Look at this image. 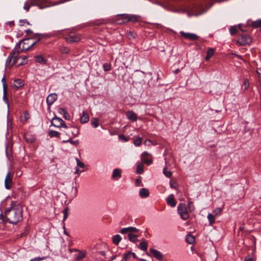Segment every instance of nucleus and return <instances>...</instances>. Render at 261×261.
Returning a JSON list of instances; mask_svg holds the SVG:
<instances>
[{
  "label": "nucleus",
  "mask_w": 261,
  "mask_h": 261,
  "mask_svg": "<svg viewBox=\"0 0 261 261\" xmlns=\"http://www.w3.org/2000/svg\"><path fill=\"white\" fill-rule=\"evenodd\" d=\"M121 240V237L119 234H116L112 238L113 243L117 245Z\"/></svg>",
  "instance_id": "c85d7f7f"
},
{
  "label": "nucleus",
  "mask_w": 261,
  "mask_h": 261,
  "mask_svg": "<svg viewBox=\"0 0 261 261\" xmlns=\"http://www.w3.org/2000/svg\"><path fill=\"white\" fill-rule=\"evenodd\" d=\"M149 251L152 254V255L157 259L159 260L163 259V255L160 251L152 248L150 249Z\"/></svg>",
  "instance_id": "4468645a"
},
{
  "label": "nucleus",
  "mask_w": 261,
  "mask_h": 261,
  "mask_svg": "<svg viewBox=\"0 0 261 261\" xmlns=\"http://www.w3.org/2000/svg\"><path fill=\"white\" fill-rule=\"evenodd\" d=\"M103 68L104 71H109L111 69V65L109 63H105L103 64Z\"/></svg>",
  "instance_id": "ea45409f"
},
{
  "label": "nucleus",
  "mask_w": 261,
  "mask_h": 261,
  "mask_svg": "<svg viewBox=\"0 0 261 261\" xmlns=\"http://www.w3.org/2000/svg\"><path fill=\"white\" fill-rule=\"evenodd\" d=\"M77 162V166L82 168H84L85 167V165L84 163L81 162L79 159H76Z\"/></svg>",
  "instance_id": "de8ad7c7"
},
{
  "label": "nucleus",
  "mask_w": 261,
  "mask_h": 261,
  "mask_svg": "<svg viewBox=\"0 0 261 261\" xmlns=\"http://www.w3.org/2000/svg\"><path fill=\"white\" fill-rule=\"evenodd\" d=\"M238 32V29L236 26H231L229 29V32L231 35H235Z\"/></svg>",
  "instance_id": "58836bf2"
},
{
  "label": "nucleus",
  "mask_w": 261,
  "mask_h": 261,
  "mask_svg": "<svg viewBox=\"0 0 261 261\" xmlns=\"http://www.w3.org/2000/svg\"><path fill=\"white\" fill-rule=\"evenodd\" d=\"M49 0H27L24 4L23 9L28 12L32 6H37L43 9L50 6Z\"/></svg>",
  "instance_id": "f03ea898"
},
{
  "label": "nucleus",
  "mask_w": 261,
  "mask_h": 261,
  "mask_svg": "<svg viewBox=\"0 0 261 261\" xmlns=\"http://www.w3.org/2000/svg\"><path fill=\"white\" fill-rule=\"evenodd\" d=\"M45 37V36L44 35L36 34L33 38L24 39L23 41L21 51L29 50Z\"/></svg>",
  "instance_id": "7ed1b4c3"
},
{
  "label": "nucleus",
  "mask_w": 261,
  "mask_h": 261,
  "mask_svg": "<svg viewBox=\"0 0 261 261\" xmlns=\"http://www.w3.org/2000/svg\"><path fill=\"white\" fill-rule=\"evenodd\" d=\"M126 116L127 118L131 121L134 122L137 120V114L133 111H129L126 113Z\"/></svg>",
  "instance_id": "aec40b11"
},
{
  "label": "nucleus",
  "mask_w": 261,
  "mask_h": 261,
  "mask_svg": "<svg viewBox=\"0 0 261 261\" xmlns=\"http://www.w3.org/2000/svg\"><path fill=\"white\" fill-rule=\"evenodd\" d=\"M243 85L245 86V88H244L245 90H247L249 86V83L248 80L247 79H245L243 82Z\"/></svg>",
  "instance_id": "603ef678"
},
{
  "label": "nucleus",
  "mask_w": 261,
  "mask_h": 261,
  "mask_svg": "<svg viewBox=\"0 0 261 261\" xmlns=\"http://www.w3.org/2000/svg\"><path fill=\"white\" fill-rule=\"evenodd\" d=\"M244 261H252V258L249 256H247L245 257Z\"/></svg>",
  "instance_id": "13d9d810"
},
{
  "label": "nucleus",
  "mask_w": 261,
  "mask_h": 261,
  "mask_svg": "<svg viewBox=\"0 0 261 261\" xmlns=\"http://www.w3.org/2000/svg\"><path fill=\"white\" fill-rule=\"evenodd\" d=\"M63 143L70 142L71 144L74 145H77L79 143V140L73 141L71 139H69L67 141H63Z\"/></svg>",
  "instance_id": "09e8293b"
},
{
  "label": "nucleus",
  "mask_w": 261,
  "mask_h": 261,
  "mask_svg": "<svg viewBox=\"0 0 261 261\" xmlns=\"http://www.w3.org/2000/svg\"><path fill=\"white\" fill-rule=\"evenodd\" d=\"M115 258H116V256H115V255H114V256H112L111 257V260H111V261H112V260H114V259H115Z\"/></svg>",
  "instance_id": "774afa93"
},
{
  "label": "nucleus",
  "mask_w": 261,
  "mask_h": 261,
  "mask_svg": "<svg viewBox=\"0 0 261 261\" xmlns=\"http://www.w3.org/2000/svg\"><path fill=\"white\" fill-rule=\"evenodd\" d=\"M142 143V138L141 137H137L134 139V144L136 146H139Z\"/></svg>",
  "instance_id": "f704fd0d"
},
{
  "label": "nucleus",
  "mask_w": 261,
  "mask_h": 261,
  "mask_svg": "<svg viewBox=\"0 0 261 261\" xmlns=\"http://www.w3.org/2000/svg\"><path fill=\"white\" fill-rule=\"evenodd\" d=\"M121 176V170L119 169H115L112 173V178L114 180H118Z\"/></svg>",
  "instance_id": "6ab92c4d"
},
{
  "label": "nucleus",
  "mask_w": 261,
  "mask_h": 261,
  "mask_svg": "<svg viewBox=\"0 0 261 261\" xmlns=\"http://www.w3.org/2000/svg\"><path fill=\"white\" fill-rule=\"evenodd\" d=\"M140 182V179H137L136 180V184L137 185H139Z\"/></svg>",
  "instance_id": "338daca9"
},
{
  "label": "nucleus",
  "mask_w": 261,
  "mask_h": 261,
  "mask_svg": "<svg viewBox=\"0 0 261 261\" xmlns=\"http://www.w3.org/2000/svg\"><path fill=\"white\" fill-rule=\"evenodd\" d=\"M89 120V117L87 113H86L85 111H83L82 113V115L80 118V121L82 123H86L88 122Z\"/></svg>",
  "instance_id": "5701e85b"
},
{
  "label": "nucleus",
  "mask_w": 261,
  "mask_h": 261,
  "mask_svg": "<svg viewBox=\"0 0 261 261\" xmlns=\"http://www.w3.org/2000/svg\"><path fill=\"white\" fill-rule=\"evenodd\" d=\"M7 221H8L7 219H5L4 215L2 214H0V223L4 224H5Z\"/></svg>",
  "instance_id": "8fccbe9b"
},
{
  "label": "nucleus",
  "mask_w": 261,
  "mask_h": 261,
  "mask_svg": "<svg viewBox=\"0 0 261 261\" xmlns=\"http://www.w3.org/2000/svg\"><path fill=\"white\" fill-rule=\"evenodd\" d=\"M26 24L27 25H31L30 23L27 19H20L19 21V24L20 26H23Z\"/></svg>",
  "instance_id": "79ce46f5"
},
{
  "label": "nucleus",
  "mask_w": 261,
  "mask_h": 261,
  "mask_svg": "<svg viewBox=\"0 0 261 261\" xmlns=\"http://www.w3.org/2000/svg\"><path fill=\"white\" fill-rule=\"evenodd\" d=\"M98 253L99 254H100L101 255L103 256H106V252L104 251H99L98 252Z\"/></svg>",
  "instance_id": "052dcab7"
},
{
  "label": "nucleus",
  "mask_w": 261,
  "mask_h": 261,
  "mask_svg": "<svg viewBox=\"0 0 261 261\" xmlns=\"http://www.w3.org/2000/svg\"><path fill=\"white\" fill-rule=\"evenodd\" d=\"M12 186V177L11 175V173L8 172L6 175L5 180V186L6 189H10Z\"/></svg>",
  "instance_id": "f8f14e48"
},
{
  "label": "nucleus",
  "mask_w": 261,
  "mask_h": 261,
  "mask_svg": "<svg viewBox=\"0 0 261 261\" xmlns=\"http://www.w3.org/2000/svg\"><path fill=\"white\" fill-rule=\"evenodd\" d=\"M222 210V208L217 207L213 211V213L214 216H217L221 214V211Z\"/></svg>",
  "instance_id": "a18cd8bd"
},
{
  "label": "nucleus",
  "mask_w": 261,
  "mask_h": 261,
  "mask_svg": "<svg viewBox=\"0 0 261 261\" xmlns=\"http://www.w3.org/2000/svg\"><path fill=\"white\" fill-rule=\"evenodd\" d=\"M8 24L10 25V27H13L15 25L14 22L13 21L8 22Z\"/></svg>",
  "instance_id": "bf43d9fd"
},
{
  "label": "nucleus",
  "mask_w": 261,
  "mask_h": 261,
  "mask_svg": "<svg viewBox=\"0 0 261 261\" xmlns=\"http://www.w3.org/2000/svg\"><path fill=\"white\" fill-rule=\"evenodd\" d=\"M147 242L143 239V241L140 243L139 248L143 251H147Z\"/></svg>",
  "instance_id": "393cba45"
},
{
  "label": "nucleus",
  "mask_w": 261,
  "mask_h": 261,
  "mask_svg": "<svg viewBox=\"0 0 261 261\" xmlns=\"http://www.w3.org/2000/svg\"><path fill=\"white\" fill-rule=\"evenodd\" d=\"M23 138L25 141L28 143H31L35 142L36 139L35 137L31 134H24Z\"/></svg>",
  "instance_id": "412c9836"
},
{
  "label": "nucleus",
  "mask_w": 261,
  "mask_h": 261,
  "mask_svg": "<svg viewBox=\"0 0 261 261\" xmlns=\"http://www.w3.org/2000/svg\"><path fill=\"white\" fill-rule=\"evenodd\" d=\"M143 172V165L139 164L137 165V173L138 174H142Z\"/></svg>",
  "instance_id": "a19ab883"
},
{
  "label": "nucleus",
  "mask_w": 261,
  "mask_h": 261,
  "mask_svg": "<svg viewBox=\"0 0 261 261\" xmlns=\"http://www.w3.org/2000/svg\"><path fill=\"white\" fill-rule=\"evenodd\" d=\"M69 211V208L68 207H66L63 211V213L64 214L63 216V221H65L68 216V212Z\"/></svg>",
  "instance_id": "4c0bfd02"
},
{
  "label": "nucleus",
  "mask_w": 261,
  "mask_h": 261,
  "mask_svg": "<svg viewBox=\"0 0 261 261\" xmlns=\"http://www.w3.org/2000/svg\"><path fill=\"white\" fill-rule=\"evenodd\" d=\"M186 241L189 244H192L195 241V238L192 235L188 234L186 237Z\"/></svg>",
  "instance_id": "7c9ffc66"
},
{
  "label": "nucleus",
  "mask_w": 261,
  "mask_h": 261,
  "mask_svg": "<svg viewBox=\"0 0 261 261\" xmlns=\"http://www.w3.org/2000/svg\"><path fill=\"white\" fill-rule=\"evenodd\" d=\"M188 207H189V208L190 209V210L191 211L194 210V205H193V202L192 201H189V202H188Z\"/></svg>",
  "instance_id": "864d4df0"
},
{
  "label": "nucleus",
  "mask_w": 261,
  "mask_h": 261,
  "mask_svg": "<svg viewBox=\"0 0 261 261\" xmlns=\"http://www.w3.org/2000/svg\"><path fill=\"white\" fill-rule=\"evenodd\" d=\"M166 202L167 203L171 206V207L175 206L176 204V202L174 199V195L170 194L169 196L166 198Z\"/></svg>",
  "instance_id": "f3484780"
},
{
  "label": "nucleus",
  "mask_w": 261,
  "mask_h": 261,
  "mask_svg": "<svg viewBox=\"0 0 261 261\" xmlns=\"http://www.w3.org/2000/svg\"><path fill=\"white\" fill-rule=\"evenodd\" d=\"M60 51L62 54H68L69 52V49L67 47L63 46L60 48Z\"/></svg>",
  "instance_id": "37998d69"
},
{
  "label": "nucleus",
  "mask_w": 261,
  "mask_h": 261,
  "mask_svg": "<svg viewBox=\"0 0 261 261\" xmlns=\"http://www.w3.org/2000/svg\"><path fill=\"white\" fill-rule=\"evenodd\" d=\"M177 212L182 219L187 220L189 218V215L187 211L186 204L184 203H179L177 207Z\"/></svg>",
  "instance_id": "423d86ee"
},
{
  "label": "nucleus",
  "mask_w": 261,
  "mask_h": 261,
  "mask_svg": "<svg viewBox=\"0 0 261 261\" xmlns=\"http://www.w3.org/2000/svg\"><path fill=\"white\" fill-rule=\"evenodd\" d=\"M128 37L130 38H135L136 37V34L132 32H129L127 34Z\"/></svg>",
  "instance_id": "5fc2aeb1"
},
{
  "label": "nucleus",
  "mask_w": 261,
  "mask_h": 261,
  "mask_svg": "<svg viewBox=\"0 0 261 261\" xmlns=\"http://www.w3.org/2000/svg\"><path fill=\"white\" fill-rule=\"evenodd\" d=\"M140 17L138 15L127 14H119L115 19L116 23L121 24L127 22H136L139 21Z\"/></svg>",
  "instance_id": "20e7f679"
},
{
  "label": "nucleus",
  "mask_w": 261,
  "mask_h": 261,
  "mask_svg": "<svg viewBox=\"0 0 261 261\" xmlns=\"http://www.w3.org/2000/svg\"><path fill=\"white\" fill-rule=\"evenodd\" d=\"M77 252H78L77 254H76L75 256V259L76 260H80V259H83V258H84L85 257V256H86L85 251L79 250Z\"/></svg>",
  "instance_id": "bb28decb"
},
{
  "label": "nucleus",
  "mask_w": 261,
  "mask_h": 261,
  "mask_svg": "<svg viewBox=\"0 0 261 261\" xmlns=\"http://www.w3.org/2000/svg\"><path fill=\"white\" fill-rule=\"evenodd\" d=\"M207 219L209 221L210 225L212 226L215 222V216L212 214H208L207 216Z\"/></svg>",
  "instance_id": "2f4dec72"
},
{
  "label": "nucleus",
  "mask_w": 261,
  "mask_h": 261,
  "mask_svg": "<svg viewBox=\"0 0 261 261\" xmlns=\"http://www.w3.org/2000/svg\"><path fill=\"white\" fill-rule=\"evenodd\" d=\"M127 238L129 240L134 243H137L138 241L137 238L138 236L132 233H129L127 234Z\"/></svg>",
  "instance_id": "b1692460"
},
{
  "label": "nucleus",
  "mask_w": 261,
  "mask_h": 261,
  "mask_svg": "<svg viewBox=\"0 0 261 261\" xmlns=\"http://www.w3.org/2000/svg\"><path fill=\"white\" fill-rule=\"evenodd\" d=\"M179 33L184 38L190 41H196L199 38V37L195 34L186 33L184 31H180Z\"/></svg>",
  "instance_id": "1a4fd4ad"
},
{
  "label": "nucleus",
  "mask_w": 261,
  "mask_h": 261,
  "mask_svg": "<svg viewBox=\"0 0 261 261\" xmlns=\"http://www.w3.org/2000/svg\"><path fill=\"white\" fill-rule=\"evenodd\" d=\"M48 136L51 137H56L58 138H60V133L56 130H49L48 132Z\"/></svg>",
  "instance_id": "cd10ccee"
},
{
  "label": "nucleus",
  "mask_w": 261,
  "mask_h": 261,
  "mask_svg": "<svg viewBox=\"0 0 261 261\" xmlns=\"http://www.w3.org/2000/svg\"><path fill=\"white\" fill-rule=\"evenodd\" d=\"M129 253H130V255H131V256H132L133 257V258H136L137 257L135 253L130 252V251L129 252Z\"/></svg>",
  "instance_id": "69168bd1"
},
{
  "label": "nucleus",
  "mask_w": 261,
  "mask_h": 261,
  "mask_svg": "<svg viewBox=\"0 0 261 261\" xmlns=\"http://www.w3.org/2000/svg\"><path fill=\"white\" fill-rule=\"evenodd\" d=\"M139 231V229L136 228V227H125L121 229L120 233L122 234H125L126 233H134L136 232H138Z\"/></svg>",
  "instance_id": "ddd939ff"
},
{
  "label": "nucleus",
  "mask_w": 261,
  "mask_h": 261,
  "mask_svg": "<svg viewBox=\"0 0 261 261\" xmlns=\"http://www.w3.org/2000/svg\"><path fill=\"white\" fill-rule=\"evenodd\" d=\"M149 190L146 188H142L140 190L139 195L142 198H145L149 196Z\"/></svg>",
  "instance_id": "4be33fe9"
},
{
  "label": "nucleus",
  "mask_w": 261,
  "mask_h": 261,
  "mask_svg": "<svg viewBox=\"0 0 261 261\" xmlns=\"http://www.w3.org/2000/svg\"><path fill=\"white\" fill-rule=\"evenodd\" d=\"M58 99V95L53 93L48 95L46 98V102L48 107H50Z\"/></svg>",
  "instance_id": "9b49d317"
},
{
  "label": "nucleus",
  "mask_w": 261,
  "mask_h": 261,
  "mask_svg": "<svg viewBox=\"0 0 261 261\" xmlns=\"http://www.w3.org/2000/svg\"><path fill=\"white\" fill-rule=\"evenodd\" d=\"M64 38L68 43H71L80 41L82 39V36L80 34H74L71 32L68 35H66Z\"/></svg>",
  "instance_id": "0eeeda50"
},
{
  "label": "nucleus",
  "mask_w": 261,
  "mask_h": 261,
  "mask_svg": "<svg viewBox=\"0 0 261 261\" xmlns=\"http://www.w3.org/2000/svg\"><path fill=\"white\" fill-rule=\"evenodd\" d=\"M251 26L254 28H258L261 27V19L252 21Z\"/></svg>",
  "instance_id": "473e14b6"
},
{
  "label": "nucleus",
  "mask_w": 261,
  "mask_h": 261,
  "mask_svg": "<svg viewBox=\"0 0 261 261\" xmlns=\"http://www.w3.org/2000/svg\"><path fill=\"white\" fill-rule=\"evenodd\" d=\"M141 160L144 163L147 165H149L152 163L151 154L146 151H144L142 153Z\"/></svg>",
  "instance_id": "9d476101"
},
{
  "label": "nucleus",
  "mask_w": 261,
  "mask_h": 261,
  "mask_svg": "<svg viewBox=\"0 0 261 261\" xmlns=\"http://www.w3.org/2000/svg\"><path fill=\"white\" fill-rule=\"evenodd\" d=\"M72 135L74 137L77 136L80 134V130L78 128L74 127V130L72 132Z\"/></svg>",
  "instance_id": "3c124183"
},
{
  "label": "nucleus",
  "mask_w": 261,
  "mask_h": 261,
  "mask_svg": "<svg viewBox=\"0 0 261 261\" xmlns=\"http://www.w3.org/2000/svg\"><path fill=\"white\" fill-rule=\"evenodd\" d=\"M119 138L124 142H127L128 140L124 135H120Z\"/></svg>",
  "instance_id": "6e6d98bb"
},
{
  "label": "nucleus",
  "mask_w": 261,
  "mask_h": 261,
  "mask_svg": "<svg viewBox=\"0 0 261 261\" xmlns=\"http://www.w3.org/2000/svg\"><path fill=\"white\" fill-rule=\"evenodd\" d=\"M91 123L94 128H96L99 125V120L96 118H93L91 119Z\"/></svg>",
  "instance_id": "e433bc0d"
},
{
  "label": "nucleus",
  "mask_w": 261,
  "mask_h": 261,
  "mask_svg": "<svg viewBox=\"0 0 261 261\" xmlns=\"http://www.w3.org/2000/svg\"><path fill=\"white\" fill-rule=\"evenodd\" d=\"M14 57L13 58V65L17 63L18 59L21 58V57H19L18 56L19 52H16V51L14 50Z\"/></svg>",
  "instance_id": "c9c22d12"
},
{
  "label": "nucleus",
  "mask_w": 261,
  "mask_h": 261,
  "mask_svg": "<svg viewBox=\"0 0 261 261\" xmlns=\"http://www.w3.org/2000/svg\"><path fill=\"white\" fill-rule=\"evenodd\" d=\"M42 259L40 257H36L35 258L31 259L30 261H40Z\"/></svg>",
  "instance_id": "680f3d73"
},
{
  "label": "nucleus",
  "mask_w": 261,
  "mask_h": 261,
  "mask_svg": "<svg viewBox=\"0 0 261 261\" xmlns=\"http://www.w3.org/2000/svg\"><path fill=\"white\" fill-rule=\"evenodd\" d=\"M35 61L40 64H45L46 60L41 55H37L35 57Z\"/></svg>",
  "instance_id": "a878e982"
},
{
  "label": "nucleus",
  "mask_w": 261,
  "mask_h": 261,
  "mask_svg": "<svg viewBox=\"0 0 261 261\" xmlns=\"http://www.w3.org/2000/svg\"><path fill=\"white\" fill-rule=\"evenodd\" d=\"M3 93H4L3 100L5 102V103L7 104L8 107H9V104L8 98L7 96V90L6 89V87L5 86H4V89L3 90Z\"/></svg>",
  "instance_id": "72a5a7b5"
},
{
  "label": "nucleus",
  "mask_w": 261,
  "mask_h": 261,
  "mask_svg": "<svg viewBox=\"0 0 261 261\" xmlns=\"http://www.w3.org/2000/svg\"><path fill=\"white\" fill-rule=\"evenodd\" d=\"M24 85V82L23 80L20 79H16L14 81L13 88L17 90L23 87Z\"/></svg>",
  "instance_id": "2eb2a0df"
},
{
  "label": "nucleus",
  "mask_w": 261,
  "mask_h": 261,
  "mask_svg": "<svg viewBox=\"0 0 261 261\" xmlns=\"http://www.w3.org/2000/svg\"><path fill=\"white\" fill-rule=\"evenodd\" d=\"M214 53V49L213 48H208L207 51L206 56L205 57V60L208 61L213 56Z\"/></svg>",
  "instance_id": "c756f323"
},
{
  "label": "nucleus",
  "mask_w": 261,
  "mask_h": 261,
  "mask_svg": "<svg viewBox=\"0 0 261 261\" xmlns=\"http://www.w3.org/2000/svg\"><path fill=\"white\" fill-rule=\"evenodd\" d=\"M252 41V38L248 34H239L238 36L237 44L239 46L250 45Z\"/></svg>",
  "instance_id": "39448f33"
},
{
  "label": "nucleus",
  "mask_w": 261,
  "mask_h": 261,
  "mask_svg": "<svg viewBox=\"0 0 261 261\" xmlns=\"http://www.w3.org/2000/svg\"><path fill=\"white\" fill-rule=\"evenodd\" d=\"M25 32L27 35H29L32 33V31L30 29L27 30L25 31Z\"/></svg>",
  "instance_id": "e2e57ef3"
},
{
  "label": "nucleus",
  "mask_w": 261,
  "mask_h": 261,
  "mask_svg": "<svg viewBox=\"0 0 261 261\" xmlns=\"http://www.w3.org/2000/svg\"><path fill=\"white\" fill-rule=\"evenodd\" d=\"M130 253H129V252H128L127 253H125L124 254L123 260H124V261L128 260L130 258Z\"/></svg>",
  "instance_id": "49530a36"
},
{
  "label": "nucleus",
  "mask_w": 261,
  "mask_h": 261,
  "mask_svg": "<svg viewBox=\"0 0 261 261\" xmlns=\"http://www.w3.org/2000/svg\"><path fill=\"white\" fill-rule=\"evenodd\" d=\"M163 173L167 177H170L172 175V173L171 171H168L167 170V168L165 167L163 169Z\"/></svg>",
  "instance_id": "c03bdc74"
},
{
  "label": "nucleus",
  "mask_w": 261,
  "mask_h": 261,
  "mask_svg": "<svg viewBox=\"0 0 261 261\" xmlns=\"http://www.w3.org/2000/svg\"><path fill=\"white\" fill-rule=\"evenodd\" d=\"M22 206L16 201H12L11 206L5 211L8 222L11 224H17L22 219Z\"/></svg>",
  "instance_id": "f257e3e1"
},
{
  "label": "nucleus",
  "mask_w": 261,
  "mask_h": 261,
  "mask_svg": "<svg viewBox=\"0 0 261 261\" xmlns=\"http://www.w3.org/2000/svg\"><path fill=\"white\" fill-rule=\"evenodd\" d=\"M51 125L58 127H64L67 128V126L65 124V122L60 118L57 116L54 117L51 120Z\"/></svg>",
  "instance_id": "6e6552de"
},
{
  "label": "nucleus",
  "mask_w": 261,
  "mask_h": 261,
  "mask_svg": "<svg viewBox=\"0 0 261 261\" xmlns=\"http://www.w3.org/2000/svg\"><path fill=\"white\" fill-rule=\"evenodd\" d=\"M58 112L61 115H63L65 119L69 120L70 118V116L66 110L64 108H59Z\"/></svg>",
  "instance_id": "a211bd4d"
},
{
  "label": "nucleus",
  "mask_w": 261,
  "mask_h": 261,
  "mask_svg": "<svg viewBox=\"0 0 261 261\" xmlns=\"http://www.w3.org/2000/svg\"><path fill=\"white\" fill-rule=\"evenodd\" d=\"M14 50H13L9 55L6 60V65L9 68H11L13 65V58L14 57Z\"/></svg>",
  "instance_id": "dca6fc26"
},
{
  "label": "nucleus",
  "mask_w": 261,
  "mask_h": 261,
  "mask_svg": "<svg viewBox=\"0 0 261 261\" xmlns=\"http://www.w3.org/2000/svg\"><path fill=\"white\" fill-rule=\"evenodd\" d=\"M70 253H72L74 251H78L79 250L76 249L72 248V249H69Z\"/></svg>",
  "instance_id": "0e129e2a"
},
{
  "label": "nucleus",
  "mask_w": 261,
  "mask_h": 261,
  "mask_svg": "<svg viewBox=\"0 0 261 261\" xmlns=\"http://www.w3.org/2000/svg\"><path fill=\"white\" fill-rule=\"evenodd\" d=\"M2 82H3V90L4 89V86L6 87V89L7 90V85H6V81H5V77H3V78L2 79Z\"/></svg>",
  "instance_id": "4d7b16f0"
}]
</instances>
